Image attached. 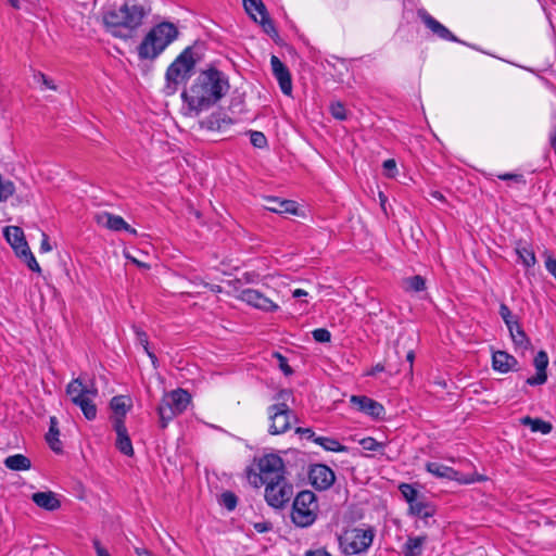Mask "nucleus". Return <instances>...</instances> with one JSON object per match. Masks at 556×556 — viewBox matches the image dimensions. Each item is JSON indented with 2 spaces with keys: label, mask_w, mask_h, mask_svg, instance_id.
<instances>
[{
  "label": "nucleus",
  "mask_w": 556,
  "mask_h": 556,
  "mask_svg": "<svg viewBox=\"0 0 556 556\" xmlns=\"http://www.w3.org/2000/svg\"><path fill=\"white\" fill-rule=\"evenodd\" d=\"M265 208L277 214H296V203L291 200L267 198Z\"/></svg>",
  "instance_id": "b1692460"
},
{
  "label": "nucleus",
  "mask_w": 556,
  "mask_h": 556,
  "mask_svg": "<svg viewBox=\"0 0 556 556\" xmlns=\"http://www.w3.org/2000/svg\"><path fill=\"white\" fill-rule=\"evenodd\" d=\"M305 556H331V554L325 547H320L306 551Z\"/></svg>",
  "instance_id": "3c124183"
},
{
  "label": "nucleus",
  "mask_w": 556,
  "mask_h": 556,
  "mask_svg": "<svg viewBox=\"0 0 556 556\" xmlns=\"http://www.w3.org/2000/svg\"><path fill=\"white\" fill-rule=\"evenodd\" d=\"M258 472L249 471L248 478L254 486L286 478V468L282 458L277 454H266L258 459Z\"/></svg>",
  "instance_id": "6e6552de"
},
{
  "label": "nucleus",
  "mask_w": 556,
  "mask_h": 556,
  "mask_svg": "<svg viewBox=\"0 0 556 556\" xmlns=\"http://www.w3.org/2000/svg\"><path fill=\"white\" fill-rule=\"evenodd\" d=\"M330 113L336 119L344 121L346 118V111L341 102L332 103L330 105Z\"/></svg>",
  "instance_id": "c03bdc74"
},
{
  "label": "nucleus",
  "mask_w": 556,
  "mask_h": 556,
  "mask_svg": "<svg viewBox=\"0 0 556 556\" xmlns=\"http://www.w3.org/2000/svg\"><path fill=\"white\" fill-rule=\"evenodd\" d=\"M243 7L247 13L262 26L267 35L270 37L278 35L262 0H243Z\"/></svg>",
  "instance_id": "f8f14e48"
},
{
  "label": "nucleus",
  "mask_w": 556,
  "mask_h": 556,
  "mask_svg": "<svg viewBox=\"0 0 556 556\" xmlns=\"http://www.w3.org/2000/svg\"><path fill=\"white\" fill-rule=\"evenodd\" d=\"M132 329L135 331L136 339H137L138 343L140 345H142L144 352L148 354V356L151 358V361L154 364L156 361V356L149 350L148 334L141 328H139L137 326H132Z\"/></svg>",
  "instance_id": "f704fd0d"
},
{
  "label": "nucleus",
  "mask_w": 556,
  "mask_h": 556,
  "mask_svg": "<svg viewBox=\"0 0 556 556\" xmlns=\"http://www.w3.org/2000/svg\"><path fill=\"white\" fill-rule=\"evenodd\" d=\"M498 178L502 179V180H515L517 182H523L525 184L522 175L503 174V175H500Z\"/></svg>",
  "instance_id": "5fc2aeb1"
},
{
  "label": "nucleus",
  "mask_w": 556,
  "mask_h": 556,
  "mask_svg": "<svg viewBox=\"0 0 556 556\" xmlns=\"http://www.w3.org/2000/svg\"><path fill=\"white\" fill-rule=\"evenodd\" d=\"M254 529L258 533H265L271 529V525L269 522H257L254 525Z\"/></svg>",
  "instance_id": "13d9d810"
},
{
  "label": "nucleus",
  "mask_w": 556,
  "mask_h": 556,
  "mask_svg": "<svg viewBox=\"0 0 556 556\" xmlns=\"http://www.w3.org/2000/svg\"><path fill=\"white\" fill-rule=\"evenodd\" d=\"M3 235L16 255L20 254L21 250L23 251L28 248L22 228L17 226H8L4 228Z\"/></svg>",
  "instance_id": "4be33fe9"
},
{
  "label": "nucleus",
  "mask_w": 556,
  "mask_h": 556,
  "mask_svg": "<svg viewBox=\"0 0 556 556\" xmlns=\"http://www.w3.org/2000/svg\"><path fill=\"white\" fill-rule=\"evenodd\" d=\"M59 422L56 417L52 416L50 417V427L49 431L46 434V440L50 446V448L55 453L62 452V443L59 439L60 430H59Z\"/></svg>",
  "instance_id": "bb28decb"
},
{
  "label": "nucleus",
  "mask_w": 556,
  "mask_h": 556,
  "mask_svg": "<svg viewBox=\"0 0 556 556\" xmlns=\"http://www.w3.org/2000/svg\"><path fill=\"white\" fill-rule=\"evenodd\" d=\"M291 396L288 390H281L275 395L276 403L267 407L268 433L278 435L286 433L291 429L292 422L296 421V416L287 404Z\"/></svg>",
  "instance_id": "20e7f679"
},
{
  "label": "nucleus",
  "mask_w": 556,
  "mask_h": 556,
  "mask_svg": "<svg viewBox=\"0 0 556 556\" xmlns=\"http://www.w3.org/2000/svg\"><path fill=\"white\" fill-rule=\"evenodd\" d=\"M16 256L23 260L30 270L35 273H41V268L38 262L36 261L33 252L30 251L29 247L23 251L21 250L20 254Z\"/></svg>",
  "instance_id": "c9c22d12"
},
{
  "label": "nucleus",
  "mask_w": 556,
  "mask_h": 556,
  "mask_svg": "<svg viewBox=\"0 0 556 556\" xmlns=\"http://www.w3.org/2000/svg\"><path fill=\"white\" fill-rule=\"evenodd\" d=\"M400 490L409 505L420 496L419 492L413 485L407 483L401 484Z\"/></svg>",
  "instance_id": "ea45409f"
},
{
  "label": "nucleus",
  "mask_w": 556,
  "mask_h": 556,
  "mask_svg": "<svg viewBox=\"0 0 556 556\" xmlns=\"http://www.w3.org/2000/svg\"><path fill=\"white\" fill-rule=\"evenodd\" d=\"M238 298L247 304L265 312H273L278 308L274 301L255 289H244L239 293Z\"/></svg>",
  "instance_id": "4468645a"
},
{
  "label": "nucleus",
  "mask_w": 556,
  "mask_h": 556,
  "mask_svg": "<svg viewBox=\"0 0 556 556\" xmlns=\"http://www.w3.org/2000/svg\"><path fill=\"white\" fill-rule=\"evenodd\" d=\"M312 334L314 340L320 343L329 342L331 339V333L325 328L315 329Z\"/></svg>",
  "instance_id": "49530a36"
},
{
  "label": "nucleus",
  "mask_w": 556,
  "mask_h": 556,
  "mask_svg": "<svg viewBox=\"0 0 556 556\" xmlns=\"http://www.w3.org/2000/svg\"><path fill=\"white\" fill-rule=\"evenodd\" d=\"M111 408L114 410L115 414H117V417H121L125 420V415L127 412L126 408V401L124 396H114L111 400Z\"/></svg>",
  "instance_id": "e433bc0d"
},
{
  "label": "nucleus",
  "mask_w": 556,
  "mask_h": 556,
  "mask_svg": "<svg viewBox=\"0 0 556 556\" xmlns=\"http://www.w3.org/2000/svg\"><path fill=\"white\" fill-rule=\"evenodd\" d=\"M516 253L526 267H532L536 263L534 251L527 243H517Z\"/></svg>",
  "instance_id": "2f4dec72"
},
{
  "label": "nucleus",
  "mask_w": 556,
  "mask_h": 556,
  "mask_svg": "<svg viewBox=\"0 0 556 556\" xmlns=\"http://www.w3.org/2000/svg\"><path fill=\"white\" fill-rule=\"evenodd\" d=\"M219 503L228 510H233L237 506L238 497L233 492L226 491L222 493Z\"/></svg>",
  "instance_id": "58836bf2"
},
{
  "label": "nucleus",
  "mask_w": 556,
  "mask_h": 556,
  "mask_svg": "<svg viewBox=\"0 0 556 556\" xmlns=\"http://www.w3.org/2000/svg\"><path fill=\"white\" fill-rule=\"evenodd\" d=\"M311 484L319 491L328 490L336 480L334 472L326 465H313L308 472Z\"/></svg>",
  "instance_id": "ddd939ff"
},
{
  "label": "nucleus",
  "mask_w": 556,
  "mask_h": 556,
  "mask_svg": "<svg viewBox=\"0 0 556 556\" xmlns=\"http://www.w3.org/2000/svg\"><path fill=\"white\" fill-rule=\"evenodd\" d=\"M359 444L366 451H374L378 452L381 451L384 447V443L378 442L371 437L364 438L359 441Z\"/></svg>",
  "instance_id": "a19ab883"
},
{
  "label": "nucleus",
  "mask_w": 556,
  "mask_h": 556,
  "mask_svg": "<svg viewBox=\"0 0 556 556\" xmlns=\"http://www.w3.org/2000/svg\"><path fill=\"white\" fill-rule=\"evenodd\" d=\"M384 174L389 178H393L396 175V162L393 159L386 160L382 164Z\"/></svg>",
  "instance_id": "de8ad7c7"
},
{
  "label": "nucleus",
  "mask_w": 556,
  "mask_h": 556,
  "mask_svg": "<svg viewBox=\"0 0 556 556\" xmlns=\"http://www.w3.org/2000/svg\"><path fill=\"white\" fill-rule=\"evenodd\" d=\"M270 65L273 74L277 79L282 93L290 96L292 93V79L290 71L277 55H271Z\"/></svg>",
  "instance_id": "2eb2a0df"
},
{
  "label": "nucleus",
  "mask_w": 556,
  "mask_h": 556,
  "mask_svg": "<svg viewBox=\"0 0 556 556\" xmlns=\"http://www.w3.org/2000/svg\"><path fill=\"white\" fill-rule=\"evenodd\" d=\"M274 356L277 357V359L279 362V368L283 371L285 375L289 376L293 372V370L289 366L288 361L285 356H282L278 352L274 353Z\"/></svg>",
  "instance_id": "09e8293b"
},
{
  "label": "nucleus",
  "mask_w": 556,
  "mask_h": 556,
  "mask_svg": "<svg viewBox=\"0 0 556 556\" xmlns=\"http://www.w3.org/2000/svg\"><path fill=\"white\" fill-rule=\"evenodd\" d=\"M15 192V186L11 180L0 177V202L7 201Z\"/></svg>",
  "instance_id": "4c0bfd02"
},
{
  "label": "nucleus",
  "mask_w": 556,
  "mask_h": 556,
  "mask_svg": "<svg viewBox=\"0 0 556 556\" xmlns=\"http://www.w3.org/2000/svg\"><path fill=\"white\" fill-rule=\"evenodd\" d=\"M386 366L382 364H377L372 369L368 372V375H376L377 372L383 371Z\"/></svg>",
  "instance_id": "e2e57ef3"
},
{
  "label": "nucleus",
  "mask_w": 556,
  "mask_h": 556,
  "mask_svg": "<svg viewBox=\"0 0 556 556\" xmlns=\"http://www.w3.org/2000/svg\"><path fill=\"white\" fill-rule=\"evenodd\" d=\"M351 403L357 410L375 418H380L384 414L382 404L364 395H352Z\"/></svg>",
  "instance_id": "a211bd4d"
},
{
  "label": "nucleus",
  "mask_w": 556,
  "mask_h": 556,
  "mask_svg": "<svg viewBox=\"0 0 556 556\" xmlns=\"http://www.w3.org/2000/svg\"><path fill=\"white\" fill-rule=\"evenodd\" d=\"M507 328L509 330L510 338L517 348L526 350L531 345L530 340L520 326L519 321L509 325Z\"/></svg>",
  "instance_id": "cd10ccee"
},
{
  "label": "nucleus",
  "mask_w": 556,
  "mask_h": 556,
  "mask_svg": "<svg viewBox=\"0 0 556 556\" xmlns=\"http://www.w3.org/2000/svg\"><path fill=\"white\" fill-rule=\"evenodd\" d=\"M114 430L116 432V447L117 450L126 456L134 455V447L131 440L128 435L127 428L125 426V421L121 417H116L113 422Z\"/></svg>",
  "instance_id": "6ab92c4d"
},
{
  "label": "nucleus",
  "mask_w": 556,
  "mask_h": 556,
  "mask_svg": "<svg viewBox=\"0 0 556 556\" xmlns=\"http://www.w3.org/2000/svg\"><path fill=\"white\" fill-rule=\"evenodd\" d=\"M254 277H255L254 274L247 273V274L243 275L242 279H244L245 282H253L254 281V279H253Z\"/></svg>",
  "instance_id": "69168bd1"
},
{
  "label": "nucleus",
  "mask_w": 556,
  "mask_h": 556,
  "mask_svg": "<svg viewBox=\"0 0 556 556\" xmlns=\"http://www.w3.org/2000/svg\"><path fill=\"white\" fill-rule=\"evenodd\" d=\"M533 365L536 369L535 376L529 377L526 383L529 386H541L546 382V368L548 365V356L545 351H540L534 357Z\"/></svg>",
  "instance_id": "412c9836"
},
{
  "label": "nucleus",
  "mask_w": 556,
  "mask_h": 556,
  "mask_svg": "<svg viewBox=\"0 0 556 556\" xmlns=\"http://www.w3.org/2000/svg\"><path fill=\"white\" fill-rule=\"evenodd\" d=\"M229 89L226 76L216 68L202 71L188 89L181 93L187 104V115H198L217 103Z\"/></svg>",
  "instance_id": "f257e3e1"
},
{
  "label": "nucleus",
  "mask_w": 556,
  "mask_h": 556,
  "mask_svg": "<svg viewBox=\"0 0 556 556\" xmlns=\"http://www.w3.org/2000/svg\"><path fill=\"white\" fill-rule=\"evenodd\" d=\"M10 2V4L14 8V9H18L20 8V2L18 0H8Z\"/></svg>",
  "instance_id": "774afa93"
},
{
  "label": "nucleus",
  "mask_w": 556,
  "mask_h": 556,
  "mask_svg": "<svg viewBox=\"0 0 556 556\" xmlns=\"http://www.w3.org/2000/svg\"><path fill=\"white\" fill-rule=\"evenodd\" d=\"M426 536H409L403 546V554L405 556H418L422 552V545L426 542Z\"/></svg>",
  "instance_id": "7c9ffc66"
},
{
  "label": "nucleus",
  "mask_w": 556,
  "mask_h": 556,
  "mask_svg": "<svg viewBox=\"0 0 556 556\" xmlns=\"http://www.w3.org/2000/svg\"><path fill=\"white\" fill-rule=\"evenodd\" d=\"M195 65L190 47L186 48L166 71L167 88L175 92L177 85L190 76Z\"/></svg>",
  "instance_id": "9d476101"
},
{
  "label": "nucleus",
  "mask_w": 556,
  "mask_h": 556,
  "mask_svg": "<svg viewBox=\"0 0 556 556\" xmlns=\"http://www.w3.org/2000/svg\"><path fill=\"white\" fill-rule=\"evenodd\" d=\"M493 368L500 372H508L518 364L517 359L505 351H496L492 356Z\"/></svg>",
  "instance_id": "5701e85b"
},
{
  "label": "nucleus",
  "mask_w": 556,
  "mask_h": 556,
  "mask_svg": "<svg viewBox=\"0 0 556 556\" xmlns=\"http://www.w3.org/2000/svg\"><path fill=\"white\" fill-rule=\"evenodd\" d=\"M200 285H202L204 288L210 289L214 293L222 292V287L218 286V285H211V283H207V282H204V281H201Z\"/></svg>",
  "instance_id": "bf43d9fd"
},
{
  "label": "nucleus",
  "mask_w": 556,
  "mask_h": 556,
  "mask_svg": "<svg viewBox=\"0 0 556 556\" xmlns=\"http://www.w3.org/2000/svg\"><path fill=\"white\" fill-rule=\"evenodd\" d=\"M375 532L371 528H353L345 530L339 536L342 552L346 555H356L366 552L371 545Z\"/></svg>",
  "instance_id": "1a4fd4ad"
},
{
  "label": "nucleus",
  "mask_w": 556,
  "mask_h": 556,
  "mask_svg": "<svg viewBox=\"0 0 556 556\" xmlns=\"http://www.w3.org/2000/svg\"><path fill=\"white\" fill-rule=\"evenodd\" d=\"M148 14L149 11L143 5L125 3L118 9L103 12L102 22L110 34L126 40L134 37Z\"/></svg>",
  "instance_id": "f03ea898"
},
{
  "label": "nucleus",
  "mask_w": 556,
  "mask_h": 556,
  "mask_svg": "<svg viewBox=\"0 0 556 556\" xmlns=\"http://www.w3.org/2000/svg\"><path fill=\"white\" fill-rule=\"evenodd\" d=\"M35 79H37V81L42 83V85H45L48 89L56 90V86L45 74H42V73L36 74Z\"/></svg>",
  "instance_id": "8fccbe9b"
},
{
  "label": "nucleus",
  "mask_w": 556,
  "mask_h": 556,
  "mask_svg": "<svg viewBox=\"0 0 556 556\" xmlns=\"http://www.w3.org/2000/svg\"><path fill=\"white\" fill-rule=\"evenodd\" d=\"M33 502L40 508L53 511L60 508L61 503L52 491L36 492L31 495Z\"/></svg>",
  "instance_id": "393cba45"
},
{
  "label": "nucleus",
  "mask_w": 556,
  "mask_h": 556,
  "mask_svg": "<svg viewBox=\"0 0 556 556\" xmlns=\"http://www.w3.org/2000/svg\"><path fill=\"white\" fill-rule=\"evenodd\" d=\"M66 394L72 403L81 409L86 419L93 420L97 417V406L93 400L98 396V389L93 382L86 386L80 378L73 379L66 386Z\"/></svg>",
  "instance_id": "39448f33"
},
{
  "label": "nucleus",
  "mask_w": 556,
  "mask_h": 556,
  "mask_svg": "<svg viewBox=\"0 0 556 556\" xmlns=\"http://www.w3.org/2000/svg\"><path fill=\"white\" fill-rule=\"evenodd\" d=\"M307 292L304 291L303 289H295L292 293L293 298H301V296H304L306 295Z\"/></svg>",
  "instance_id": "0e129e2a"
},
{
  "label": "nucleus",
  "mask_w": 556,
  "mask_h": 556,
  "mask_svg": "<svg viewBox=\"0 0 556 556\" xmlns=\"http://www.w3.org/2000/svg\"><path fill=\"white\" fill-rule=\"evenodd\" d=\"M406 287L409 290L419 292L422 291L426 287L425 279L421 276H413L406 279Z\"/></svg>",
  "instance_id": "79ce46f5"
},
{
  "label": "nucleus",
  "mask_w": 556,
  "mask_h": 556,
  "mask_svg": "<svg viewBox=\"0 0 556 556\" xmlns=\"http://www.w3.org/2000/svg\"><path fill=\"white\" fill-rule=\"evenodd\" d=\"M97 223L110 230L119 231L125 230L131 235H137L135 228L130 227L123 217L112 213H101L96 216Z\"/></svg>",
  "instance_id": "aec40b11"
},
{
  "label": "nucleus",
  "mask_w": 556,
  "mask_h": 556,
  "mask_svg": "<svg viewBox=\"0 0 556 556\" xmlns=\"http://www.w3.org/2000/svg\"><path fill=\"white\" fill-rule=\"evenodd\" d=\"M93 546L97 553V556H110L109 552L101 545L99 540H93Z\"/></svg>",
  "instance_id": "6e6d98bb"
},
{
  "label": "nucleus",
  "mask_w": 556,
  "mask_h": 556,
  "mask_svg": "<svg viewBox=\"0 0 556 556\" xmlns=\"http://www.w3.org/2000/svg\"><path fill=\"white\" fill-rule=\"evenodd\" d=\"M314 442L321 447H324L326 451L330 452H344L346 451V446L342 445L339 441L332 438L327 437H317L314 438Z\"/></svg>",
  "instance_id": "72a5a7b5"
},
{
  "label": "nucleus",
  "mask_w": 556,
  "mask_h": 556,
  "mask_svg": "<svg viewBox=\"0 0 556 556\" xmlns=\"http://www.w3.org/2000/svg\"><path fill=\"white\" fill-rule=\"evenodd\" d=\"M379 198H380V201H381V207H382L383 210H386V207H384V203H386V201H387V198L383 195V193H382V192H380V193H379Z\"/></svg>",
  "instance_id": "338daca9"
},
{
  "label": "nucleus",
  "mask_w": 556,
  "mask_h": 556,
  "mask_svg": "<svg viewBox=\"0 0 556 556\" xmlns=\"http://www.w3.org/2000/svg\"><path fill=\"white\" fill-rule=\"evenodd\" d=\"M418 17L437 37L447 41L460 42V40L455 35H453L443 24L431 16L426 10H418Z\"/></svg>",
  "instance_id": "f3484780"
},
{
  "label": "nucleus",
  "mask_w": 556,
  "mask_h": 556,
  "mask_svg": "<svg viewBox=\"0 0 556 556\" xmlns=\"http://www.w3.org/2000/svg\"><path fill=\"white\" fill-rule=\"evenodd\" d=\"M500 315L502 317V319L504 320L505 325L508 327L509 325H513L514 323L518 321L511 314V311L509 309V307L505 304V303H502L500 305Z\"/></svg>",
  "instance_id": "a18cd8bd"
},
{
  "label": "nucleus",
  "mask_w": 556,
  "mask_h": 556,
  "mask_svg": "<svg viewBox=\"0 0 556 556\" xmlns=\"http://www.w3.org/2000/svg\"><path fill=\"white\" fill-rule=\"evenodd\" d=\"M4 465L14 471L28 470L31 467V463L28 457L23 454H15L8 456L4 459Z\"/></svg>",
  "instance_id": "c85d7f7f"
},
{
  "label": "nucleus",
  "mask_w": 556,
  "mask_h": 556,
  "mask_svg": "<svg viewBox=\"0 0 556 556\" xmlns=\"http://www.w3.org/2000/svg\"><path fill=\"white\" fill-rule=\"evenodd\" d=\"M41 237H42V239H41V243H40V252H42V253L50 252L52 250V247L50 245L48 235L42 232Z\"/></svg>",
  "instance_id": "603ef678"
},
{
  "label": "nucleus",
  "mask_w": 556,
  "mask_h": 556,
  "mask_svg": "<svg viewBox=\"0 0 556 556\" xmlns=\"http://www.w3.org/2000/svg\"><path fill=\"white\" fill-rule=\"evenodd\" d=\"M229 124H231V121L229 118L226 119L225 117H222L218 113L211 114L202 122V126L210 130H222Z\"/></svg>",
  "instance_id": "473e14b6"
},
{
  "label": "nucleus",
  "mask_w": 556,
  "mask_h": 556,
  "mask_svg": "<svg viewBox=\"0 0 556 556\" xmlns=\"http://www.w3.org/2000/svg\"><path fill=\"white\" fill-rule=\"evenodd\" d=\"M190 402L191 395L184 389L178 388L165 393L157 406L161 428H166L169 421L182 414Z\"/></svg>",
  "instance_id": "423d86ee"
},
{
  "label": "nucleus",
  "mask_w": 556,
  "mask_h": 556,
  "mask_svg": "<svg viewBox=\"0 0 556 556\" xmlns=\"http://www.w3.org/2000/svg\"><path fill=\"white\" fill-rule=\"evenodd\" d=\"M178 28L170 22H161L153 26L138 46L140 60L156 59L173 41L178 38Z\"/></svg>",
  "instance_id": "7ed1b4c3"
},
{
  "label": "nucleus",
  "mask_w": 556,
  "mask_h": 556,
  "mask_svg": "<svg viewBox=\"0 0 556 556\" xmlns=\"http://www.w3.org/2000/svg\"><path fill=\"white\" fill-rule=\"evenodd\" d=\"M250 141L253 147L263 149L267 146V139L265 135L261 131L251 130L250 131Z\"/></svg>",
  "instance_id": "37998d69"
},
{
  "label": "nucleus",
  "mask_w": 556,
  "mask_h": 556,
  "mask_svg": "<svg viewBox=\"0 0 556 556\" xmlns=\"http://www.w3.org/2000/svg\"><path fill=\"white\" fill-rule=\"evenodd\" d=\"M409 511L420 518H428L434 515L435 508L431 503L426 501L425 496L420 495L409 505Z\"/></svg>",
  "instance_id": "a878e982"
},
{
  "label": "nucleus",
  "mask_w": 556,
  "mask_h": 556,
  "mask_svg": "<svg viewBox=\"0 0 556 556\" xmlns=\"http://www.w3.org/2000/svg\"><path fill=\"white\" fill-rule=\"evenodd\" d=\"M135 552L138 556H152L151 552L144 547H136Z\"/></svg>",
  "instance_id": "052dcab7"
},
{
  "label": "nucleus",
  "mask_w": 556,
  "mask_h": 556,
  "mask_svg": "<svg viewBox=\"0 0 556 556\" xmlns=\"http://www.w3.org/2000/svg\"><path fill=\"white\" fill-rule=\"evenodd\" d=\"M521 425L530 427L532 432H541L547 434L552 431L553 427L549 422L544 421L540 418H532L530 416L522 417L520 419Z\"/></svg>",
  "instance_id": "c756f323"
},
{
  "label": "nucleus",
  "mask_w": 556,
  "mask_h": 556,
  "mask_svg": "<svg viewBox=\"0 0 556 556\" xmlns=\"http://www.w3.org/2000/svg\"><path fill=\"white\" fill-rule=\"evenodd\" d=\"M426 469L431 475L438 478H445L448 480L459 481L462 483L468 484L477 481L475 477H464L458 471L454 470L452 467L445 466L440 463L429 462L426 464Z\"/></svg>",
  "instance_id": "dca6fc26"
},
{
  "label": "nucleus",
  "mask_w": 556,
  "mask_h": 556,
  "mask_svg": "<svg viewBox=\"0 0 556 556\" xmlns=\"http://www.w3.org/2000/svg\"><path fill=\"white\" fill-rule=\"evenodd\" d=\"M265 484V501L274 508H283L293 496L294 489L287 478L270 481Z\"/></svg>",
  "instance_id": "9b49d317"
},
{
  "label": "nucleus",
  "mask_w": 556,
  "mask_h": 556,
  "mask_svg": "<svg viewBox=\"0 0 556 556\" xmlns=\"http://www.w3.org/2000/svg\"><path fill=\"white\" fill-rule=\"evenodd\" d=\"M430 197L432 199L441 201V202L445 201L444 195L440 191H437V190L431 191Z\"/></svg>",
  "instance_id": "680f3d73"
},
{
  "label": "nucleus",
  "mask_w": 556,
  "mask_h": 556,
  "mask_svg": "<svg viewBox=\"0 0 556 556\" xmlns=\"http://www.w3.org/2000/svg\"><path fill=\"white\" fill-rule=\"evenodd\" d=\"M295 433H299V434H303V435H306L307 439H311L314 441V438H317L314 433V431L311 429V428H296L295 429Z\"/></svg>",
  "instance_id": "4d7b16f0"
},
{
  "label": "nucleus",
  "mask_w": 556,
  "mask_h": 556,
  "mask_svg": "<svg viewBox=\"0 0 556 556\" xmlns=\"http://www.w3.org/2000/svg\"><path fill=\"white\" fill-rule=\"evenodd\" d=\"M318 510L316 495L308 490L301 491L293 501L291 520L299 528H307L316 521Z\"/></svg>",
  "instance_id": "0eeeda50"
},
{
  "label": "nucleus",
  "mask_w": 556,
  "mask_h": 556,
  "mask_svg": "<svg viewBox=\"0 0 556 556\" xmlns=\"http://www.w3.org/2000/svg\"><path fill=\"white\" fill-rule=\"evenodd\" d=\"M414 361H415V352L414 350H409L407 351L406 353V362H407V374L409 376L413 375V365H414Z\"/></svg>",
  "instance_id": "864d4df0"
}]
</instances>
